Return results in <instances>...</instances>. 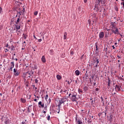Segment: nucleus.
<instances>
[{
  "label": "nucleus",
  "instance_id": "f257e3e1",
  "mask_svg": "<svg viewBox=\"0 0 124 124\" xmlns=\"http://www.w3.org/2000/svg\"><path fill=\"white\" fill-rule=\"evenodd\" d=\"M67 100V98L66 97H63L62 98H59V103H58V108L60 109L61 108V106L62 104H64V102H65Z\"/></svg>",
  "mask_w": 124,
  "mask_h": 124
},
{
  "label": "nucleus",
  "instance_id": "f03ea898",
  "mask_svg": "<svg viewBox=\"0 0 124 124\" xmlns=\"http://www.w3.org/2000/svg\"><path fill=\"white\" fill-rule=\"evenodd\" d=\"M76 95H77V94H71L69 93V96L68 97H70L71 101H72L73 102H75L78 100V97H76Z\"/></svg>",
  "mask_w": 124,
  "mask_h": 124
},
{
  "label": "nucleus",
  "instance_id": "7ed1b4c3",
  "mask_svg": "<svg viewBox=\"0 0 124 124\" xmlns=\"http://www.w3.org/2000/svg\"><path fill=\"white\" fill-rule=\"evenodd\" d=\"M110 30L111 31L112 33H114V34H117V33L120 34L119 28H117L116 26L111 27Z\"/></svg>",
  "mask_w": 124,
  "mask_h": 124
},
{
  "label": "nucleus",
  "instance_id": "20e7f679",
  "mask_svg": "<svg viewBox=\"0 0 124 124\" xmlns=\"http://www.w3.org/2000/svg\"><path fill=\"white\" fill-rule=\"evenodd\" d=\"M14 75L16 76V77L20 75V72H19V71L17 70V69H14Z\"/></svg>",
  "mask_w": 124,
  "mask_h": 124
},
{
  "label": "nucleus",
  "instance_id": "39448f33",
  "mask_svg": "<svg viewBox=\"0 0 124 124\" xmlns=\"http://www.w3.org/2000/svg\"><path fill=\"white\" fill-rule=\"evenodd\" d=\"M91 104L92 105H93L96 103V98L95 97L90 99Z\"/></svg>",
  "mask_w": 124,
  "mask_h": 124
},
{
  "label": "nucleus",
  "instance_id": "423d86ee",
  "mask_svg": "<svg viewBox=\"0 0 124 124\" xmlns=\"http://www.w3.org/2000/svg\"><path fill=\"white\" fill-rule=\"evenodd\" d=\"M29 76H27V78H31V76H32V74H33V71H32V70H31V71H28L26 72Z\"/></svg>",
  "mask_w": 124,
  "mask_h": 124
},
{
  "label": "nucleus",
  "instance_id": "0eeeda50",
  "mask_svg": "<svg viewBox=\"0 0 124 124\" xmlns=\"http://www.w3.org/2000/svg\"><path fill=\"white\" fill-rule=\"evenodd\" d=\"M21 29V24H15L14 27V30H16V31H18V30H20Z\"/></svg>",
  "mask_w": 124,
  "mask_h": 124
},
{
  "label": "nucleus",
  "instance_id": "6e6552de",
  "mask_svg": "<svg viewBox=\"0 0 124 124\" xmlns=\"http://www.w3.org/2000/svg\"><path fill=\"white\" fill-rule=\"evenodd\" d=\"M121 88H122V86L116 85L115 87V91L116 92V93H118V92L121 91Z\"/></svg>",
  "mask_w": 124,
  "mask_h": 124
},
{
  "label": "nucleus",
  "instance_id": "1a4fd4ad",
  "mask_svg": "<svg viewBox=\"0 0 124 124\" xmlns=\"http://www.w3.org/2000/svg\"><path fill=\"white\" fill-rule=\"evenodd\" d=\"M38 106L40 108H44L45 107L44 104L41 101L39 102Z\"/></svg>",
  "mask_w": 124,
  "mask_h": 124
},
{
  "label": "nucleus",
  "instance_id": "9d476101",
  "mask_svg": "<svg viewBox=\"0 0 124 124\" xmlns=\"http://www.w3.org/2000/svg\"><path fill=\"white\" fill-rule=\"evenodd\" d=\"M99 38L100 39L103 38V37H104V32L103 31L100 32L99 34Z\"/></svg>",
  "mask_w": 124,
  "mask_h": 124
},
{
  "label": "nucleus",
  "instance_id": "9b49d317",
  "mask_svg": "<svg viewBox=\"0 0 124 124\" xmlns=\"http://www.w3.org/2000/svg\"><path fill=\"white\" fill-rule=\"evenodd\" d=\"M96 63L97 64H98L99 63V60L97 58H95L94 60V63Z\"/></svg>",
  "mask_w": 124,
  "mask_h": 124
},
{
  "label": "nucleus",
  "instance_id": "f8f14e48",
  "mask_svg": "<svg viewBox=\"0 0 124 124\" xmlns=\"http://www.w3.org/2000/svg\"><path fill=\"white\" fill-rule=\"evenodd\" d=\"M42 62H46V59H45V56H43L41 58Z\"/></svg>",
  "mask_w": 124,
  "mask_h": 124
},
{
  "label": "nucleus",
  "instance_id": "ddd939ff",
  "mask_svg": "<svg viewBox=\"0 0 124 124\" xmlns=\"http://www.w3.org/2000/svg\"><path fill=\"white\" fill-rule=\"evenodd\" d=\"M75 73L77 76H79L80 75V71L77 70L75 71Z\"/></svg>",
  "mask_w": 124,
  "mask_h": 124
},
{
  "label": "nucleus",
  "instance_id": "4468645a",
  "mask_svg": "<svg viewBox=\"0 0 124 124\" xmlns=\"http://www.w3.org/2000/svg\"><path fill=\"white\" fill-rule=\"evenodd\" d=\"M95 46H96V51L97 53H99V48H98V46H97V43H95Z\"/></svg>",
  "mask_w": 124,
  "mask_h": 124
},
{
  "label": "nucleus",
  "instance_id": "2eb2a0df",
  "mask_svg": "<svg viewBox=\"0 0 124 124\" xmlns=\"http://www.w3.org/2000/svg\"><path fill=\"white\" fill-rule=\"evenodd\" d=\"M111 84V81L110 80V78H108V88L109 89L110 88V85Z\"/></svg>",
  "mask_w": 124,
  "mask_h": 124
},
{
  "label": "nucleus",
  "instance_id": "dca6fc26",
  "mask_svg": "<svg viewBox=\"0 0 124 124\" xmlns=\"http://www.w3.org/2000/svg\"><path fill=\"white\" fill-rule=\"evenodd\" d=\"M83 91H84L85 93L88 92V91H89V87L88 86H84L83 87Z\"/></svg>",
  "mask_w": 124,
  "mask_h": 124
},
{
  "label": "nucleus",
  "instance_id": "f3484780",
  "mask_svg": "<svg viewBox=\"0 0 124 124\" xmlns=\"http://www.w3.org/2000/svg\"><path fill=\"white\" fill-rule=\"evenodd\" d=\"M96 0V3H97V5H98V4H100V3H102L103 0Z\"/></svg>",
  "mask_w": 124,
  "mask_h": 124
},
{
  "label": "nucleus",
  "instance_id": "a211bd4d",
  "mask_svg": "<svg viewBox=\"0 0 124 124\" xmlns=\"http://www.w3.org/2000/svg\"><path fill=\"white\" fill-rule=\"evenodd\" d=\"M22 77L24 79H25V78H27V77H28V74L27 73V72L23 73Z\"/></svg>",
  "mask_w": 124,
  "mask_h": 124
},
{
  "label": "nucleus",
  "instance_id": "6ab92c4d",
  "mask_svg": "<svg viewBox=\"0 0 124 124\" xmlns=\"http://www.w3.org/2000/svg\"><path fill=\"white\" fill-rule=\"evenodd\" d=\"M4 123L5 124H9V123H10V121L9 119L6 118V119H5Z\"/></svg>",
  "mask_w": 124,
  "mask_h": 124
},
{
  "label": "nucleus",
  "instance_id": "aec40b11",
  "mask_svg": "<svg viewBox=\"0 0 124 124\" xmlns=\"http://www.w3.org/2000/svg\"><path fill=\"white\" fill-rule=\"evenodd\" d=\"M66 92H67V91L65 89H62L60 91V93H66Z\"/></svg>",
  "mask_w": 124,
  "mask_h": 124
},
{
  "label": "nucleus",
  "instance_id": "412c9836",
  "mask_svg": "<svg viewBox=\"0 0 124 124\" xmlns=\"http://www.w3.org/2000/svg\"><path fill=\"white\" fill-rule=\"evenodd\" d=\"M76 122H77L78 124H82V123L81 122V120H77V117L75 118Z\"/></svg>",
  "mask_w": 124,
  "mask_h": 124
},
{
  "label": "nucleus",
  "instance_id": "4be33fe9",
  "mask_svg": "<svg viewBox=\"0 0 124 124\" xmlns=\"http://www.w3.org/2000/svg\"><path fill=\"white\" fill-rule=\"evenodd\" d=\"M17 15H16V17H18V18H20V16H21V11H20L19 12H18V11H17Z\"/></svg>",
  "mask_w": 124,
  "mask_h": 124
},
{
  "label": "nucleus",
  "instance_id": "5701e85b",
  "mask_svg": "<svg viewBox=\"0 0 124 124\" xmlns=\"http://www.w3.org/2000/svg\"><path fill=\"white\" fill-rule=\"evenodd\" d=\"M56 78H57V80H61L62 79V76L60 75H57L56 76Z\"/></svg>",
  "mask_w": 124,
  "mask_h": 124
},
{
  "label": "nucleus",
  "instance_id": "b1692460",
  "mask_svg": "<svg viewBox=\"0 0 124 124\" xmlns=\"http://www.w3.org/2000/svg\"><path fill=\"white\" fill-rule=\"evenodd\" d=\"M49 54L53 55H54V50L53 49H50L49 50Z\"/></svg>",
  "mask_w": 124,
  "mask_h": 124
},
{
  "label": "nucleus",
  "instance_id": "393cba45",
  "mask_svg": "<svg viewBox=\"0 0 124 124\" xmlns=\"http://www.w3.org/2000/svg\"><path fill=\"white\" fill-rule=\"evenodd\" d=\"M66 36H67V32H65L63 35V39H66Z\"/></svg>",
  "mask_w": 124,
  "mask_h": 124
},
{
  "label": "nucleus",
  "instance_id": "a878e982",
  "mask_svg": "<svg viewBox=\"0 0 124 124\" xmlns=\"http://www.w3.org/2000/svg\"><path fill=\"white\" fill-rule=\"evenodd\" d=\"M10 47H11V51H15V48L13 45L11 46Z\"/></svg>",
  "mask_w": 124,
  "mask_h": 124
},
{
  "label": "nucleus",
  "instance_id": "bb28decb",
  "mask_svg": "<svg viewBox=\"0 0 124 124\" xmlns=\"http://www.w3.org/2000/svg\"><path fill=\"white\" fill-rule=\"evenodd\" d=\"M20 21H21V19H20V17H18L17 19V20L16 21V24H18L19 23H20Z\"/></svg>",
  "mask_w": 124,
  "mask_h": 124
},
{
  "label": "nucleus",
  "instance_id": "cd10ccee",
  "mask_svg": "<svg viewBox=\"0 0 124 124\" xmlns=\"http://www.w3.org/2000/svg\"><path fill=\"white\" fill-rule=\"evenodd\" d=\"M11 67H12L13 68H14V66H15V64L14 63V62H11Z\"/></svg>",
  "mask_w": 124,
  "mask_h": 124
},
{
  "label": "nucleus",
  "instance_id": "c85d7f7f",
  "mask_svg": "<svg viewBox=\"0 0 124 124\" xmlns=\"http://www.w3.org/2000/svg\"><path fill=\"white\" fill-rule=\"evenodd\" d=\"M20 101H21V102H22V103H26V99L23 98H21L20 99Z\"/></svg>",
  "mask_w": 124,
  "mask_h": 124
},
{
  "label": "nucleus",
  "instance_id": "c756f323",
  "mask_svg": "<svg viewBox=\"0 0 124 124\" xmlns=\"http://www.w3.org/2000/svg\"><path fill=\"white\" fill-rule=\"evenodd\" d=\"M117 78L119 80H121V81H124V78H122V77H121V76L120 77V76H117Z\"/></svg>",
  "mask_w": 124,
  "mask_h": 124
},
{
  "label": "nucleus",
  "instance_id": "7c9ffc66",
  "mask_svg": "<svg viewBox=\"0 0 124 124\" xmlns=\"http://www.w3.org/2000/svg\"><path fill=\"white\" fill-rule=\"evenodd\" d=\"M109 121L110 122H113V116L112 115H111L109 117Z\"/></svg>",
  "mask_w": 124,
  "mask_h": 124
},
{
  "label": "nucleus",
  "instance_id": "2f4dec72",
  "mask_svg": "<svg viewBox=\"0 0 124 124\" xmlns=\"http://www.w3.org/2000/svg\"><path fill=\"white\" fill-rule=\"evenodd\" d=\"M23 35L24 39H26L28 37V35H27L26 34L23 33Z\"/></svg>",
  "mask_w": 124,
  "mask_h": 124
},
{
  "label": "nucleus",
  "instance_id": "473e14b6",
  "mask_svg": "<svg viewBox=\"0 0 124 124\" xmlns=\"http://www.w3.org/2000/svg\"><path fill=\"white\" fill-rule=\"evenodd\" d=\"M78 92L79 93H83V90L80 88L78 89Z\"/></svg>",
  "mask_w": 124,
  "mask_h": 124
},
{
  "label": "nucleus",
  "instance_id": "72a5a7b5",
  "mask_svg": "<svg viewBox=\"0 0 124 124\" xmlns=\"http://www.w3.org/2000/svg\"><path fill=\"white\" fill-rule=\"evenodd\" d=\"M86 79H88V71H86V73L85 74Z\"/></svg>",
  "mask_w": 124,
  "mask_h": 124
},
{
  "label": "nucleus",
  "instance_id": "f704fd0d",
  "mask_svg": "<svg viewBox=\"0 0 124 124\" xmlns=\"http://www.w3.org/2000/svg\"><path fill=\"white\" fill-rule=\"evenodd\" d=\"M70 54H71V55H74L75 53H74V51H73V50L71 49L70 51Z\"/></svg>",
  "mask_w": 124,
  "mask_h": 124
},
{
  "label": "nucleus",
  "instance_id": "c9c22d12",
  "mask_svg": "<svg viewBox=\"0 0 124 124\" xmlns=\"http://www.w3.org/2000/svg\"><path fill=\"white\" fill-rule=\"evenodd\" d=\"M110 24V26L111 27H117V25L116 24H114V23H113V22H111Z\"/></svg>",
  "mask_w": 124,
  "mask_h": 124
},
{
  "label": "nucleus",
  "instance_id": "e433bc0d",
  "mask_svg": "<svg viewBox=\"0 0 124 124\" xmlns=\"http://www.w3.org/2000/svg\"><path fill=\"white\" fill-rule=\"evenodd\" d=\"M114 9H115V10H116V11H118V10H119V8H118V7L117 6H114Z\"/></svg>",
  "mask_w": 124,
  "mask_h": 124
},
{
  "label": "nucleus",
  "instance_id": "4c0bfd02",
  "mask_svg": "<svg viewBox=\"0 0 124 124\" xmlns=\"http://www.w3.org/2000/svg\"><path fill=\"white\" fill-rule=\"evenodd\" d=\"M101 104H102V105H104V100L103 99V100H101Z\"/></svg>",
  "mask_w": 124,
  "mask_h": 124
},
{
  "label": "nucleus",
  "instance_id": "58836bf2",
  "mask_svg": "<svg viewBox=\"0 0 124 124\" xmlns=\"http://www.w3.org/2000/svg\"><path fill=\"white\" fill-rule=\"evenodd\" d=\"M3 12L2 11V8H1V7H0V14H2V13Z\"/></svg>",
  "mask_w": 124,
  "mask_h": 124
},
{
  "label": "nucleus",
  "instance_id": "ea45409f",
  "mask_svg": "<svg viewBox=\"0 0 124 124\" xmlns=\"http://www.w3.org/2000/svg\"><path fill=\"white\" fill-rule=\"evenodd\" d=\"M95 10L96 11V12L99 11V8L98 7V6L97 7H96Z\"/></svg>",
  "mask_w": 124,
  "mask_h": 124
},
{
  "label": "nucleus",
  "instance_id": "a19ab883",
  "mask_svg": "<svg viewBox=\"0 0 124 124\" xmlns=\"http://www.w3.org/2000/svg\"><path fill=\"white\" fill-rule=\"evenodd\" d=\"M6 47L7 48H8L9 49H10V48H11V46L8 45V44H6Z\"/></svg>",
  "mask_w": 124,
  "mask_h": 124
},
{
  "label": "nucleus",
  "instance_id": "79ce46f5",
  "mask_svg": "<svg viewBox=\"0 0 124 124\" xmlns=\"http://www.w3.org/2000/svg\"><path fill=\"white\" fill-rule=\"evenodd\" d=\"M116 34H120V36H121V37L122 38H123L124 37V35H122V34H121L120 33H116Z\"/></svg>",
  "mask_w": 124,
  "mask_h": 124
},
{
  "label": "nucleus",
  "instance_id": "37998d69",
  "mask_svg": "<svg viewBox=\"0 0 124 124\" xmlns=\"http://www.w3.org/2000/svg\"><path fill=\"white\" fill-rule=\"evenodd\" d=\"M37 14H38V12L37 11H36L34 13V15H35V16H36Z\"/></svg>",
  "mask_w": 124,
  "mask_h": 124
},
{
  "label": "nucleus",
  "instance_id": "c03bdc74",
  "mask_svg": "<svg viewBox=\"0 0 124 124\" xmlns=\"http://www.w3.org/2000/svg\"><path fill=\"white\" fill-rule=\"evenodd\" d=\"M48 94H46V95L45 98V100H47L48 99Z\"/></svg>",
  "mask_w": 124,
  "mask_h": 124
},
{
  "label": "nucleus",
  "instance_id": "a18cd8bd",
  "mask_svg": "<svg viewBox=\"0 0 124 124\" xmlns=\"http://www.w3.org/2000/svg\"><path fill=\"white\" fill-rule=\"evenodd\" d=\"M32 87H33V89L35 88V91H36V90H37V87H35V86L34 85H32Z\"/></svg>",
  "mask_w": 124,
  "mask_h": 124
},
{
  "label": "nucleus",
  "instance_id": "49530a36",
  "mask_svg": "<svg viewBox=\"0 0 124 124\" xmlns=\"http://www.w3.org/2000/svg\"><path fill=\"white\" fill-rule=\"evenodd\" d=\"M105 51L106 54H107V53H108V50L107 47H106V48H105Z\"/></svg>",
  "mask_w": 124,
  "mask_h": 124
},
{
  "label": "nucleus",
  "instance_id": "de8ad7c7",
  "mask_svg": "<svg viewBox=\"0 0 124 124\" xmlns=\"http://www.w3.org/2000/svg\"><path fill=\"white\" fill-rule=\"evenodd\" d=\"M13 68H12L10 67V68L9 69V71H13Z\"/></svg>",
  "mask_w": 124,
  "mask_h": 124
},
{
  "label": "nucleus",
  "instance_id": "09e8293b",
  "mask_svg": "<svg viewBox=\"0 0 124 124\" xmlns=\"http://www.w3.org/2000/svg\"><path fill=\"white\" fill-rule=\"evenodd\" d=\"M58 110H55V113H60V109H57Z\"/></svg>",
  "mask_w": 124,
  "mask_h": 124
},
{
  "label": "nucleus",
  "instance_id": "8fccbe9b",
  "mask_svg": "<svg viewBox=\"0 0 124 124\" xmlns=\"http://www.w3.org/2000/svg\"><path fill=\"white\" fill-rule=\"evenodd\" d=\"M91 76L92 79H93V78H94V76L93 75H91Z\"/></svg>",
  "mask_w": 124,
  "mask_h": 124
},
{
  "label": "nucleus",
  "instance_id": "3c124183",
  "mask_svg": "<svg viewBox=\"0 0 124 124\" xmlns=\"http://www.w3.org/2000/svg\"><path fill=\"white\" fill-rule=\"evenodd\" d=\"M35 82L36 84H37V83H38V80H37V78L35 79Z\"/></svg>",
  "mask_w": 124,
  "mask_h": 124
},
{
  "label": "nucleus",
  "instance_id": "603ef678",
  "mask_svg": "<svg viewBox=\"0 0 124 124\" xmlns=\"http://www.w3.org/2000/svg\"><path fill=\"white\" fill-rule=\"evenodd\" d=\"M99 66V65L98 64H96L95 66H94V67L96 68H97Z\"/></svg>",
  "mask_w": 124,
  "mask_h": 124
},
{
  "label": "nucleus",
  "instance_id": "864d4df0",
  "mask_svg": "<svg viewBox=\"0 0 124 124\" xmlns=\"http://www.w3.org/2000/svg\"><path fill=\"white\" fill-rule=\"evenodd\" d=\"M47 121H50V115H48V116H47Z\"/></svg>",
  "mask_w": 124,
  "mask_h": 124
},
{
  "label": "nucleus",
  "instance_id": "5fc2aeb1",
  "mask_svg": "<svg viewBox=\"0 0 124 124\" xmlns=\"http://www.w3.org/2000/svg\"><path fill=\"white\" fill-rule=\"evenodd\" d=\"M98 6V5H97V3H96V4L94 5V7H95V8L96 9V7H97Z\"/></svg>",
  "mask_w": 124,
  "mask_h": 124
},
{
  "label": "nucleus",
  "instance_id": "6e6d98bb",
  "mask_svg": "<svg viewBox=\"0 0 124 124\" xmlns=\"http://www.w3.org/2000/svg\"><path fill=\"white\" fill-rule=\"evenodd\" d=\"M34 69H37V66H36V65H34Z\"/></svg>",
  "mask_w": 124,
  "mask_h": 124
},
{
  "label": "nucleus",
  "instance_id": "4d7b16f0",
  "mask_svg": "<svg viewBox=\"0 0 124 124\" xmlns=\"http://www.w3.org/2000/svg\"><path fill=\"white\" fill-rule=\"evenodd\" d=\"M95 91H96V92H98V91H99V88H96Z\"/></svg>",
  "mask_w": 124,
  "mask_h": 124
},
{
  "label": "nucleus",
  "instance_id": "13d9d810",
  "mask_svg": "<svg viewBox=\"0 0 124 124\" xmlns=\"http://www.w3.org/2000/svg\"><path fill=\"white\" fill-rule=\"evenodd\" d=\"M121 4H122L123 5V8L124 9V1H123L122 3H121Z\"/></svg>",
  "mask_w": 124,
  "mask_h": 124
},
{
  "label": "nucleus",
  "instance_id": "bf43d9fd",
  "mask_svg": "<svg viewBox=\"0 0 124 124\" xmlns=\"http://www.w3.org/2000/svg\"><path fill=\"white\" fill-rule=\"evenodd\" d=\"M84 57V54H83L81 57H80V60H83V57Z\"/></svg>",
  "mask_w": 124,
  "mask_h": 124
},
{
  "label": "nucleus",
  "instance_id": "052dcab7",
  "mask_svg": "<svg viewBox=\"0 0 124 124\" xmlns=\"http://www.w3.org/2000/svg\"><path fill=\"white\" fill-rule=\"evenodd\" d=\"M26 86L28 88L29 87V82H27V84H26Z\"/></svg>",
  "mask_w": 124,
  "mask_h": 124
},
{
  "label": "nucleus",
  "instance_id": "680f3d73",
  "mask_svg": "<svg viewBox=\"0 0 124 124\" xmlns=\"http://www.w3.org/2000/svg\"><path fill=\"white\" fill-rule=\"evenodd\" d=\"M93 87L94 86H96V83L94 82H93Z\"/></svg>",
  "mask_w": 124,
  "mask_h": 124
},
{
  "label": "nucleus",
  "instance_id": "e2e57ef3",
  "mask_svg": "<svg viewBox=\"0 0 124 124\" xmlns=\"http://www.w3.org/2000/svg\"><path fill=\"white\" fill-rule=\"evenodd\" d=\"M16 31L17 32H19V33H21V31H20V30H18L17 31V30H16Z\"/></svg>",
  "mask_w": 124,
  "mask_h": 124
},
{
  "label": "nucleus",
  "instance_id": "0e129e2a",
  "mask_svg": "<svg viewBox=\"0 0 124 124\" xmlns=\"http://www.w3.org/2000/svg\"><path fill=\"white\" fill-rule=\"evenodd\" d=\"M42 41V39H38V42H41Z\"/></svg>",
  "mask_w": 124,
  "mask_h": 124
},
{
  "label": "nucleus",
  "instance_id": "69168bd1",
  "mask_svg": "<svg viewBox=\"0 0 124 124\" xmlns=\"http://www.w3.org/2000/svg\"><path fill=\"white\" fill-rule=\"evenodd\" d=\"M87 1H88V0H84V3H87Z\"/></svg>",
  "mask_w": 124,
  "mask_h": 124
},
{
  "label": "nucleus",
  "instance_id": "338daca9",
  "mask_svg": "<svg viewBox=\"0 0 124 124\" xmlns=\"http://www.w3.org/2000/svg\"><path fill=\"white\" fill-rule=\"evenodd\" d=\"M21 12H25V8H24L23 10L21 11Z\"/></svg>",
  "mask_w": 124,
  "mask_h": 124
},
{
  "label": "nucleus",
  "instance_id": "774afa93",
  "mask_svg": "<svg viewBox=\"0 0 124 124\" xmlns=\"http://www.w3.org/2000/svg\"><path fill=\"white\" fill-rule=\"evenodd\" d=\"M17 89H18L19 90H20V89H21V86H19L17 87Z\"/></svg>",
  "mask_w": 124,
  "mask_h": 124
}]
</instances>
